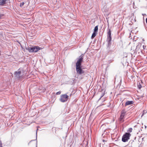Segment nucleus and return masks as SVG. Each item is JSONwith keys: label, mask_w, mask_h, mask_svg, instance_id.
I'll return each instance as SVG.
<instances>
[{"label": "nucleus", "mask_w": 147, "mask_h": 147, "mask_svg": "<svg viewBox=\"0 0 147 147\" xmlns=\"http://www.w3.org/2000/svg\"><path fill=\"white\" fill-rule=\"evenodd\" d=\"M83 58L82 57H80L78 60L76 64V69L77 74L81 75L84 73V71L82 70L81 68V65L83 61Z\"/></svg>", "instance_id": "f257e3e1"}, {"label": "nucleus", "mask_w": 147, "mask_h": 147, "mask_svg": "<svg viewBox=\"0 0 147 147\" xmlns=\"http://www.w3.org/2000/svg\"><path fill=\"white\" fill-rule=\"evenodd\" d=\"M42 48L38 46H34V47H28L27 49L30 52H37L38 51L41 49Z\"/></svg>", "instance_id": "f03ea898"}, {"label": "nucleus", "mask_w": 147, "mask_h": 147, "mask_svg": "<svg viewBox=\"0 0 147 147\" xmlns=\"http://www.w3.org/2000/svg\"><path fill=\"white\" fill-rule=\"evenodd\" d=\"M131 134L129 133H126L123 136L122 140L123 142H127L129 139L130 137L131 136Z\"/></svg>", "instance_id": "7ed1b4c3"}, {"label": "nucleus", "mask_w": 147, "mask_h": 147, "mask_svg": "<svg viewBox=\"0 0 147 147\" xmlns=\"http://www.w3.org/2000/svg\"><path fill=\"white\" fill-rule=\"evenodd\" d=\"M69 98V96L66 94L62 95L61 96L60 101L63 102L67 101Z\"/></svg>", "instance_id": "20e7f679"}, {"label": "nucleus", "mask_w": 147, "mask_h": 147, "mask_svg": "<svg viewBox=\"0 0 147 147\" xmlns=\"http://www.w3.org/2000/svg\"><path fill=\"white\" fill-rule=\"evenodd\" d=\"M126 113V112L125 110H123L122 111L121 115L119 118V120L120 121L123 122L124 121L123 119L124 118V116H125Z\"/></svg>", "instance_id": "39448f33"}, {"label": "nucleus", "mask_w": 147, "mask_h": 147, "mask_svg": "<svg viewBox=\"0 0 147 147\" xmlns=\"http://www.w3.org/2000/svg\"><path fill=\"white\" fill-rule=\"evenodd\" d=\"M21 73V71H16L15 72L14 74L15 75L16 77L20 79L23 77V75H22V76H20Z\"/></svg>", "instance_id": "423d86ee"}, {"label": "nucleus", "mask_w": 147, "mask_h": 147, "mask_svg": "<svg viewBox=\"0 0 147 147\" xmlns=\"http://www.w3.org/2000/svg\"><path fill=\"white\" fill-rule=\"evenodd\" d=\"M108 39H109V42L110 43L111 40V32L110 29H109L107 32Z\"/></svg>", "instance_id": "0eeeda50"}, {"label": "nucleus", "mask_w": 147, "mask_h": 147, "mask_svg": "<svg viewBox=\"0 0 147 147\" xmlns=\"http://www.w3.org/2000/svg\"><path fill=\"white\" fill-rule=\"evenodd\" d=\"M8 0H0V5L3 6L6 3Z\"/></svg>", "instance_id": "6e6552de"}, {"label": "nucleus", "mask_w": 147, "mask_h": 147, "mask_svg": "<svg viewBox=\"0 0 147 147\" xmlns=\"http://www.w3.org/2000/svg\"><path fill=\"white\" fill-rule=\"evenodd\" d=\"M133 101H127L126 102L125 105V106H126L128 105H131V104H133Z\"/></svg>", "instance_id": "1a4fd4ad"}, {"label": "nucleus", "mask_w": 147, "mask_h": 147, "mask_svg": "<svg viewBox=\"0 0 147 147\" xmlns=\"http://www.w3.org/2000/svg\"><path fill=\"white\" fill-rule=\"evenodd\" d=\"M96 32H94L92 35V36H91V38H93L96 36Z\"/></svg>", "instance_id": "9d476101"}, {"label": "nucleus", "mask_w": 147, "mask_h": 147, "mask_svg": "<svg viewBox=\"0 0 147 147\" xmlns=\"http://www.w3.org/2000/svg\"><path fill=\"white\" fill-rule=\"evenodd\" d=\"M98 30V26H96L95 27L94 29V32H97Z\"/></svg>", "instance_id": "9b49d317"}, {"label": "nucleus", "mask_w": 147, "mask_h": 147, "mask_svg": "<svg viewBox=\"0 0 147 147\" xmlns=\"http://www.w3.org/2000/svg\"><path fill=\"white\" fill-rule=\"evenodd\" d=\"M132 129L131 128H129L128 130H127V131L128 132H131L132 131Z\"/></svg>", "instance_id": "f8f14e48"}, {"label": "nucleus", "mask_w": 147, "mask_h": 147, "mask_svg": "<svg viewBox=\"0 0 147 147\" xmlns=\"http://www.w3.org/2000/svg\"><path fill=\"white\" fill-rule=\"evenodd\" d=\"M24 3H25L24 2L21 3L20 4V7H22L23 5H24Z\"/></svg>", "instance_id": "ddd939ff"}, {"label": "nucleus", "mask_w": 147, "mask_h": 147, "mask_svg": "<svg viewBox=\"0 0 147 147\" xmlns=\"http://www.w3.org/2000/svg\"><path fill=\"white\" fill-rule=\"evenodd\" d=\"M61 91H59V92H57L56 93V94L57 95H59L61 94Z\"/></svg>", "instance_id": "4468645a"}, {"label": "nucleus", "mask_w": 147, "mask_h": 147, "mask_svg": "<svg viewBox=\"0 0 147 147\" xmlns=\"http://www.w3.org/2000/svg\"><path fill=\"white\" fill-rule=\"evenodd\" d=\"M104 95H105L104 93H103L101 95V96H100V99L102 97L104 96Z\"/></svg>", "instance_id": "2eb2a0df"}, {"label": "nucleus", "mask_w": 147, "mask_h": 147, "mask_svg": "<svg viewBox=\"0 0 147 147\" xmlns=\"http://www.w3.org/2000/svg\"><path fill=\"white\" fill-rule=\"evenodd\" d=\"M0 147H2V143L1 140H0Z\"/></svg>", "instance_id": "dca6fc26"}, {"label": "nucleus", "mask_w": 147, "mask_h": 147, "mask_svg": "<svg viewBox=\"0 0 147 147\" xmlns=\"http://www.w3.org/2000/svg\"><path fill=\"white\" fill-rule=\"evenodd\" d=\"M138 87L139 89H140L142 87L141 85L139 84V85H138Z\"/></svg>", "instance_id": "f3484780"}, {"label": "nucleus", "mask_w": 147, "mask_h": 147, "mask_svg": "<svg viewBox=\"0 0 147 147\" xmlns=\"http://www.w3.org/2000/svg\"><path fill=\"white\" fill-rule=\"evenodd\" d=\"M143 49H144L146 47V46L145 45H143Z\"/></svg>", "instance_id": "a211bd4d"}, {"label": "nucleus", "mask_w": 147, "mask_h": 147, "mask_svg": "<svg viewBox=\"0 0 147 147\" xmlns=\"http://www.w3.org/2000/svg\"><path fill=\"white\" fill-rule=\"evenodd\" d=\"M3 16V14H0V19H1V17Z\"/></svg>", "instance_id": "6ab92c4d"}, {"label": "nucleus", "mask_w": 147, "mask_h": 147, "mask_svg": "<svg viewBox=\"0 0 147 147\" xmlns=\"http://www.w3.org/2000/svg\"><path fill=\"white\" fill-rule=\"evenodd\" d=\"M102 141H103V142H105V141H105V140H102Z\"/></svg>", "instance_id": "aec40b11"}, {"label": "nucleus", "mask_w": 147, "mask_h": 147, "mask_svg": "<svg viewBox=\"0 0 147 147\" xmlns=\"http://www.w3.org/2000/svg\"><path fill=\"white\" fill-rule=\"evenodd\" d=\"M142 40H143V41H145L144 39H142Z\"/></svg>", "instance_id": "412c9836"}]
</instances>
